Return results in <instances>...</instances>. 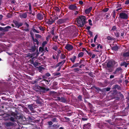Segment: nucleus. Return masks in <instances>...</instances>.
Here are the masks:
<instances>
[{
    "instance_id": "obj_18",
    "label": "nucleus",
    "mask_w": 129,
    "mask_h": 129,
    "mask_svg": "<svg viewBox=\"0 0 129 129\" xmlns=\"http://www.w3.org/2000/svg\"><path fill=\"white\" fill-rule=\"evenodd\" d=\"M19 114L18 112L16 113H15L14 112H11V116H13L15 117V118H17L18 117L17 115Z\"/></svg>"
},
{
    "instance_id": "obj_47",
    "label": "nucleus",
    "mask_w": 129,
    "mask_h": 129,
    "mask_svg": "<svg viewBox=\"0 0 129 129\" xmlns=\"http://www.w3.org/2000/svg\"><path fill=\"white\" fill-rule=\"evenodd\" d=\"M28 5L29 7V10L30 12L32 11H31V4L30 3H28Z\"/></svg>"
},
{
    "instance_id": "obj_2",
    "label": "nucleus",
    "mask_w": 129,
    "mask_h": 129,
    "mask_svg": "<svg viewBox=\"0 0 129 129\" xmlns=\"http://www.w3.org/2000/svg\"><path fill=\"white\" fill-rule=\"evenodd\" d=\"M84 61L83 60H80L79 63H76L73 65L71 68H73L79 67L80 68H82V67L85 66V64H84Z\"/></svg>"
},
{
    "instance_id": "obj_14",
    "label": "nucleus",
    "mask_w": 129,
    "mask_h": 129,
    "mask_svg": "<svg viewBox=\"0 0 129 129\" xmlns=\"http://www.w3.org/2000/svg\"><path fill=\"white\" fill-rule=\"evenodd\" d=\"M66 21V20L65 19H60L58 20L57 21V23L58 24H60L63 23Z\"/></svg>"
},
{
    "instance_id": "obj_25",
    "label": "nucleus",
    "mask_w": 129,
    "mask_h": 129,
    "mask_svg": "<svg viewBox=\"0 0 129 129\" xmlns=\"http://www.w3.org/2000/svg\"><path fill=\"white\" fill-rule=\"evenodd\" d=\"M54 19L52 18L51 17V18L48 21L47 23L49 24H51L54 22Z\"/></svg>"
},
{
    "instance_id": "obj_4",
    "label": "nucleus",
    "mask_w": 129,
    "mask_h": 129,
    "mask_svg": "<svg viewBox=\"0 0 129 129\" xmlns=\"http://www.w3.org/2000/svg\"><path fill=\"white\" fill-rule=\"evenodd\" d=\"M107 124L105 123H96V126L101 129H104L105 125Z\"/></svg>"
},
{
    "instance_id": "obj_16",
    "label": "nucleus",
    "mask_w": 129,
    "mask_h": 129,
    "mask_svg": "<svg viewBox=\"0 0 129 129\" xmlns=\"http://www.w3.org/2000/svg\"><path fill=\"white\" fill-rule=\"evenodd\" d=\"M122 69L121 67H119L117 68L113 72V73L114 74L119 73V71L122 70Z\"/></svg>"
},
{
    "instance_id": "obj_51",
    "label": "nucleus",
    "mask_w": 129,
    "mask_h": 129,
    "mask_svg": "<svg viewBox=\"0 0 129 129\" xmlns=\"http://www.w3.org/2000/svg\"><path fill=\"white\" fill-rule=\"evenodd\" d=\"M38 81V82L40 81V82H41V80H42V78H41L40 77H39L37 79H36Z\"/></svg>"
},
{
    "instance_id": "obj_7",
    "label": "nucleus",
    "mask_w": 129,
    "mask_h": 129,
    "mask_svg": "<svg viewBox=\"0 0 129 129\" xmlns=\"http://www.w3.org/2000/svg\"><path fill=\"white\" fill-rule=\"evenodd\" d=\"M13 22L15 25V27L18 28H19V27L22 26L23 24V23L18 22V21L15 20H14Z\"/></svg>"
},
{
    "instance_id": "obj_53",
    "label": "nucleus",
    "mask_w": 129,
    "mask_h": 129,
    "mask_svg": "<svg viewBox=\"0 0 129 129\" xmlns=\"http://www.w3.org/2000/svg\"><path fill=\"white\" fill-rule=\"evenodd\" d=\"M36 101L37 104H41V102L40 101V100H36Z\"/></svg>"
},
{
    "instance_id": "obj_36",
    "label": "nucleus",
    "mask_w": 129,
    "mask_h": 129,
    "mask_svg": "<svg viewBox=\"0 0 129 129\" xmlns=\"http://www.w3.org/2000/svg\"><path fill=\"white\" fill-rule=\"evenodd\" d=\"M84 53L82 52H81L79 53L78 55V57L79 58L80 57H82L83 56Z\"/></svg>"
},
{
    "instance_id": "obj_29",
    "label": "nucleus",
    "mask_w": 129,
    "mask_h": 129,
    "mask_svg": "<svg viewBox=\"0 0 129 129\" xmlns=\"http://www.w3.org/2000/svg\"><path fill=\"white\" fill-rule=\"evenodd\" d=\"M128 65V63H126L125 61L121 62L120 64L121 66H124L125 68L127 67Z\"/></svg>"
},
{
    "instance_id": "obj_12",
    "label": "nucleus",
    "mask_w": 129,
    "mask_h": 129,
    "mask_svg": "<svg viewBox=\"0 0 129 129\" xmlns=\"http://www.w3.org/2000/svg\"><path fill=\"white\" fill-rule=\"evenodd\" d=\"M44 14L39 13L37 15V18L39 20H41L43 19V17L44 16Z\"/></svg>"
},
{
    "instance_id": "obj_52",
    "label": "nucleus",
    "mask_w": 129,
    "mask_h": 129,
    "mask_svg": "<svg viewBox=\"0 0 129 129\" xmlns=\"http://www.w3.org/2000/svg\"><path fill=\"white\" fill-rule=\"evenodd\" d=\"M88 32L90 36L91 37H92L93 36L92 32L90 30H88Z\"/></svg>"
},
{
    "instance_id": "obj_42",
    "label": "nucleus",
    "mask_w": 129,
    "mask_h": 129,
    "mask_svg": "<svg viewBox=\"0 0 129 129\" xmlns=\"http://www.w3.org/2000/svg\"><path fill=\"white\" fill-rule=\"evenodd\" d=\"M111 88L110 87H107L103 89V90L104 91H109L110 89Z\"/></svg>"
},
{
    "instance_id": "obj_11",
    "label": "nucleus",
    "mask_w": 129,
    "mask_h": 129,
    "mask_svg": "<svg viewBox=\"0 0 129 129\" xmlns=\"http://www.w3.org/2000/svg\"><path fill=\"white\" fill-rule=\"evenodd\" d=\"M65 48L69 51L71 50L73 48V47L72 45L69 44H67L65 47Z\"/></svg>"
},
{
    "instance_id": "obj_49",
    "label": "nucleus",
    "mask_w": 129,
    "mask_h": 129,
    "mask_svg": "<svg viewBox=\"0 0 129 129\" xmlns=\"http://www.w3.org/2000/svg\"><path fill=\"white\" fill-rule=\"evenodd\" d=\"M54 76H61V73H60L55 72L54 73Z\"/></svg>"
},
{
    "instance_id": "obj_33",
    "label": "nucleus",
    "mask_w": 129,
    "mask_h": 129,
    "mask_svg": "<svg viewBox=\"0 0 129 129\" xmlns=\"http://www.w3.org/2000/svg\"><path fill=\"white\" fill-rule=\"evenodd\" d=\"M11 27L9 26H7L4 28V32H6L9 30V29H10Z\"/></svg>"
},
{
    "instance_id": "obj_9",
    "label": "nucleus",
    "mask_w": 129,
    "mask_h": 129,
    "mask_svg": "<svg viewBox=\"0 0 129 129\" xmlns=\"http://www.w3.org/2000/svg\"><path fill=\"white\" fill-rule=\"evenodd\" d=\"M38 88L40 90H42V91L43 93H45L46 91H48L49 90V89L48 88H46L45 87H42L41 86H38Z\"/></svg>"
},
{
    "instance_id": "obj_28",
    "label": "nucleus",
    "mask_w": 129,
    "mask_h": 129,
    "mask_svg": "<svg viewBox=\"0 0 129 129\" xmlns=\"http://www.w3.org/2000/svg\"><path fill=\"white\" fill-rule=\"evenodd\" d=\"M76 58V56H73V57L70 58V59L73 63H74L75 61V60Z\"/></svg>"
},
{
    "instance_id": "obj_26",
    "label": "nucleus",
    "mask_w": 129,
    "mask_h": 129,
    "mask_svg": "<svg viewBox=\"0 0 129 129\" xmlns=\"http://www.w3.org/2000/svg\"><path fill=\"white\" fill-rule=\"evenodd\" d=\"M34 59V57L32 58L30 60L32 61V63L35 66H36L38 65L39 62H35L33 61V60Z\"/></svg>"
},
{
    "instance_id": "obj_58",
    "label": "nucleus",
    "mask_w": 129,
    "mask_h": 129,
    "mask_svg": "<svg viewBox=\"0 0 129 129\" xmlns=\"http://www.w3.org/2000/svg\"><path fill=\"white\" fill-rule=\"evenodd\" d=\"M98 37V36L97 35H96L94 38V42H95V41H96V40Z\"/></svg>"
},
{
    "instance_id": "obj_54",
    "label": "nucleus",
    "mask_w": 129,
    "mask_h": 129,
    "mask_svg": "<svg viewBox=\"0 0 129 129\" xmlns=\"http://www.w3.org/2000/svg\"><path fill=\"white\" fill-rule=\"evenodd\" d=\"M52 121L53 122H58L57 121V118H53Z\"/></svg>"
},
{
    "instance_id": "obj_34",
    "label": "nucleus",
    "mask_w": 129,
    "mask_h": 129,
    "mask_svg": "<svg viewBox=\"0 0 129 129\" xmlns=\"http://www.w3.org/2000/svg\"><path fill=\"white\" fill-rule=\"evenodd\" d=\"M38 69L39 71L40 72H41L43 70L45 69L44 67L40 66L38 68Z\"/></svg>"
},
{
    "instance_id": "obj_6",
    "label": "nucleus",
    "mask_w": 129,
    "mask_h": 129,
    "mask_svg": "<svg viewBox=\"0 0 129 129\" xmlns=\"http://www.w3.org/2000/svg\"><path fill=\"white\" fill-rule=\"evenodd\" d=\"M119 17L122 19H127L128 18L127 14L123 13H120L119 14Z\"/></svg>"
},
{
    "instance_id": "obj_61",
    "label": "nucleus",
    "mask_w": 129,
    "mask_h": 129,
    "mask_svg": "<svg viewBox=\"0 0 129 129\" xmlns=\"http://www.w3.org/2000/svg\"><path fill=\"white\" fill-rule=\"evenodd\" d=\"M58 38V36H54V37L53 38V39L54 40H57V39Z\"/></svg>"
},
{
    "instance_id": "obj_19",
    "label": "nucleus",
    "mask_w": 129,
    "mask_h": 129,
    "mask_svg": "<svg viewBox=\"0 0 129 129\" xmlns=\"http://www.w3.org/2000/svg\"><path fill=\"white\" fill-rule=\"evenodd\" d=\"M111 49L113 51H117L119 48L118 46L116 44L115 46H114L111 47Z\"/></svg>"
},
{
    "instance_id": "obj_17",
    "label": "nucleus",
    "mask_w": 129,
    "mask_h": 129,
    "mask_svg": "<svg viewBox=\"0 0 129 129\" xmlns=\"http://www.w3.org/2000/svg\"><path fill=\"white\" fill-rule=\"evenodd\" d=\"M33 40L34 42V45L36 44L38 45L39 44V42L38 39H34L33 36H32Z\"/></svg>"
},
{
    "instance_id": "obj_59",
    "label": "nucleus",
    "mask_w": 129,
    "mask_h": 129,
    "mask_svg": "<svg viewBox=\"0 0 129 129\" xmlns=\"http://www.w3.org/2000/svg\"><path fill=\"white\" fill-rule=\"evenodd\" d=\"M12 16L11 15L10 13H8L7 15V17L8 18H10Z\"/></svg>"
},
{
    "instance_id": "obj_22",
    "label": "nucleus",
    "mask_w": 129,
    "mask_h": 129,
    "mask_svg": "<svg viewBox=\"0 0 129 129\" xmlns=\"http://www.w3.org/2000/svg\"><path fill=\"white\" fill-rule=\"evenodd\" d=\"M66 60L65 59L63 60L62 61L58 63L56 66V67H57L59 66L60 64L62 65L66 62Z\"/></svg>"
},
{
    "instance_id": "obj_63",
    "label": "nucleus",
    "mask_w": 129,
    "mask_h": 129,
    "mask_svg": "<svg viewBox=\"0 0 129 129\" xmlns=\"http://www.w3.org/2000/svg\"><path fill=\"white\" fill-rule=\"evenodd\" d=\"M50 75V74L48 73H47L45 74V76L48 77H49Z\"/></svg>"
},
{
    "instance_id": "obj_60",
    "label": "nucleus",
    "mask_w": 129,
    "mask_h": 129,
    "mask_svg": "<svg viewBox=\"0 0 129 129\" xmlns=\"http://www.w3.org/2000/svg\"><path fill=\"white\" fill-rule=\"evenodd\" d=\"M35 36L37 38H41V35L38 34H36Z\"/></svg>"
},
{
    "instance_id": "obj_10",
    "label": "nucleus",
    "mask_w": 129,
    "mask_h": 129,
    "mask_svg": "<svg viewBox=\"0 0 129 129\" xmlns=\"http://www.w3.org/2000/svg\"><path fill=\"white\" fill-rule=\"evenodd\" d=\"M114 96L117 100H119L120 99V98H122L123 97V95L120 91H118L117 94Z\"/></svg>"
},
{
    "instance_id": "obj_55",
    "label": "nucleus",
    "mask_w": 129,
    "mask_h": 129,
    "mask_svg": "<svg viewBox=\"0 0 129 129\" xmlns=\"http://www.w3.org/2000/svg\"><path fill=\"white\" fill-rule=\"evenodd\" d=\"M88 22L89 25H90L92 26V21L91 19H89L88 20Z\"/></svg>"
},
{
    "instance_id": "obj_1",
    "label": "nucleus",
    "mask_w": 129,
    "mask_h": 129,
    "mask_svg": "<svg viewBox=\"0 0 129 129\" xmlns=\"http://www.w3.org/2000/svg\"><path fill=\"white\" fill-rule=\"evenodd\" d=\"M86 20L85 16L83 15H81L77 19V24L80 27H82L85 23Z\"/></svg>"
},
{
    "instance_id": "obj_21",
    "label": "nucleus",
    "mask_w": 129,
    "mask_h": 129,
    "mask_svg": "<svg viewBox=\"0 0 129 129\" xmlns=\"http://www.w3.org/2000/svg\"><path fill=\"white\" fill-rule=\"evenodd\" d=\"M92 9L91 7H90L89 8L86 9L85 10V12L86 14H89Z\"/></svg>"
},
{
    "instance_id": "obj_56",
    "label": "nucleus",
    "mask_w": 129,
    "mask_h": 129,
    "mask_svg": "<svg viewBox=\"0 0 129 129\" xmlns=\"http://www.w3.org/2000/svg\"><path fill=\"white\" fill-rule=\"evenodd\" d=\"M86 89L83 90V95H87V93L86 92Z\"/></svg>"
},
{
    "instance_id": "obj_23",
    "label": "nucleus",
    "mask_w": 129,
    "mask_h": 129,
    "mask_svg": "<svg viewBox=\"0 0 129 129\" xmlns=\"http://www.w3.org/2000/svg\"><path fill=\"white\" fill-rule=\"evenodd\" d=\"M90 123H88L87 124H84L83 126V128L84 129H88L90 127Z\"/></svg>"
},
{
    "instance_id": "obj_15",
    "label": "nucleus",
    "mask_w": 129,
    "mask_h": 129,
    "mask_svg": "<svg viewBox=\"0 0 129 129\" xmlns=\"http://www.w3.org/2000/svg\"><path fill=\"white\" fill-rule=\"evenodd\" d=\"M112 87V89H117L119 90H121L122 89L120 86L117 84L113 85Z\"/></svg>"
},
{
    "instance_id": "obj_64",
    "label": "nucleus",
    "mask_w": 129,
    "mask_h": 129,
    "mask_svg": "<svg viewBox=\"0 0 129 129\" xmlns=\"http://www.w3.org/2000/svg\"><path fill=\"white\" fill-rule=\"evenodd\" d=\"M48 123L49 125H52L53 124L52 122L51 121H48Z\"/></svg>"
},
{
    "instance_id": "obj_8",
    "label": "nucleus",
    "mask_w": 129,
    "mask_h": 129,
    "mask_svg": "<svg viewBox=\"0 0 129 129\" xmlns=\"http://www.w3.org/2000/svg\"><path fill=\"white\" fill-rule=\"evenodd\" d=\"M76 4L69 5L68 8L71 10L76 11L77 10V7L75 5Z\"/></svg>"
},
{
    "instance_id": "obj_13",
    "label": "nucleus",
    "mask_w": 129,
    "mask_h": 129,
    "mask_svg": "<svg viewBox=\"0 0 129 129\" xmlns=\"http://www.w3.org/2000/svg\"><path fill=\"white\" fill-rule=\"evenodd\" d=\"M38 47H37L35 45H34V46L31 47V48L29 49V52H34L37 49V51H38Z\"/></svg>"
},
{
    "instance_id": "obj_24",
    "label": "nucleus",
    "mask_w": 129,
    "mask_h": 129,
    "mask_svg": "<svg viewBox=\"0 0 129 129\" xmlns=\"http://www.w3.org/2000/svg\"><path fill=\"white\" fill-rule=\"evenodd\" d=\"M28 107L29 109L31 111H33L34 109V107L33 106V105L32 104L30 105H28Z\"/></svg>"
},
{
    "instance_id": "obj_45",
    "label": "nucleus",
    "mask_w": 129,
    "mask_h": 129,
    "mask_svg": "<svg viewBox=\"0 0 129 129\" xmlns=\"http://www.w3.org/2000/svg\"><path fill=\"white\" fill-rule=\"evenodd\" d=\"M78 99L80 101H82V97L81 95H79L78 97Z\"/></svg>"
},
{
    "instance_id": "obj_44",
    "label": "nucleus",
    "mask_w": 129,
    "mask_h": 129,
    "mask_svg": "<svg viewBox=\"0 0 129 129\" xmlns=\"http://www.w3.org/2000/svg\"><path fill=\"white\" fill-rule=\"evenodd\" d=\"M121 32V33L120 37H123L124 34V30L123 29H122Z\"/></svg>"
},
{
    "instance_id": "obj_62",
    "label": "nucleus",
    "mask_w": 129,
    "mask_h": 129,
    "mask_svg": "<svg viewBox=\"0 0 129 129\" xmlns=\"http://www.w3.org/2000/svg\"><path fill=\"white\" fill-rule=\"evenodd\" d=\"M58 17L57 16H55L53 18V19H54V21H55V20H56L57 19H58Z\"/></svg>"
},
{
    "instance_id": "obj_48",
    "label": "nucleus",
    "mask_w": 129,
    "mask_h": 129,
    "mask_svg": "<svg viewBox=\"0 0 129 129\" xmlns=\"http://www.w3.org/2000/svg\"><path fill=\"white\" fill-rule=\"evenodd\" d=\"M109 10V8H104L103 10V11L104 12H107Z\"/></svg>"
},
{
    "instance_id": "obj_5",
    "label": "nucleus",
    "mask_w": 129,
    "mask_h": 129,
    "mask_svg": "<svg viewBox=\"0 0 129 129\" xmlns=\"http://www.w3.org/2000/svg\"><path fill=\"white\" fill-rule=\"evenodd\" d=\"M5 125L7 127H9L11 126H15L16 123L15 122H12L11 121H9L8 122H6L4 123Z\"/></svg>"
},
{
    "instance_id": "obj_40",
    "label": "nucleus",
    "mask_w": 129,
    "mask_h": 129,
    "mask_svg": "<svg viewBox=\"0 0 129 129\" xmlns=\"http://www.w3.org/2000/svg\"><path fill=\"white\" fill-rule=\"evenodd\" d=\"M107 39L109 40H114V38L108 36L107 37Z\"/></svg>"
},
{
    "instance_id": "obj_3",
    "label": "nucleus",
    "mask_w": 129,
    "mask_h": 129,
    "mask_svg": "<svg viewBox=\"0 0 129 129\" xmlns=\"http://www.w3.org/2000/svg\"><path fill=\"white\" fill-rule=\"evenodd\" d=\"M115 64V61H109L107 63V66L109 68H110L113 67Z\"/></svg>"
},
{
    "instance_id": "obj_50",
    "label": "nucleus",
    "mask_w": 129,
    "mask_h": 129,
    "mask_svg": "<svg viewBox=\"0 0 129 129\" xmlns=\"http://www.w3.org/2000/svg\"><path fill=\"white\" fill-rule=\"evenodd\" d=\"M47 43V42L46 41H44L42 43V46L44 47V46L46 45Z\"/></svg>"
},
{
    "instance_id": "obj_27",
    "label": "nucleus",
    "mask_w": 129,
    "mask_h": 129,
    "mask_svg": "<svg viewBox=\"0 0 129 129\" xmlns=\"http://www.w3.org/2000/svg\"><path fill=\"white\" fill-rule=\"evenodd\" d=\"M15 118H14L13 117L11 116L9 118V119L11 122H15L16 121Z\"/></svg>"
},
{
    "instance_id": "obj_41",
    "label": "nucleus",
    "mask_w": 129,
    "mask_h": 129,
    "mask_svg": "<svg viewBox=\"0 0 129 129\" xmlns=\"http://www.w3.org/2000/svg\"><path fill=\"white\" fill-rule=\"evenodd\" d=\"M118 91H117V90L116 89H114L113 91V94L114 96L115 95L117 94Z\"/></svg>"
},
{
    "instance_id": "obj_39",
    "label": "nucleus",
    "mask_w": 129,
    "mask_h": 129,
    "mask_svg": "<svg viewBox=\"0 0 129 129\" xmlns=\"http://www.w3.org/2000/svg\"><path fill=\"white\" fill-rule=\"evenodd\" d=\"M94 87L97 90V91L98 92H99L100 91H102L101 89H100L99 87L96 86H94Z\"/></svg>"
},
{
    "instance_id": "obj_38",
    "label": "nucleus",
    "mask_w": 129,
    "mask_h": 129,
    "mask_svg": "<svg viewBox=\"0 0 129 129\" xmlns=\"http://www.w3.org/2000/svg\"><path fill=\"white\" fill-rule=\"evenodd\" d=\"M39 50L40 51H41L42 52H43V51H44V47L43 46L40 47L39 48Z\"/></svg>"
},
{
    "instance_id": "obj_57",
    "label": "nucleus",
    "mask_w": 129,
    "mask_h": 129,
    "mask_svg": "<svg viewBox=\"0 0 129 129\" xmlns=\"http://www.w3.org/2000/svg\"><path fill=\"white\" fill-rule=\"evenodd\" d=\"M74 71L75 72H77V71H79L80 69H79L78 68H77L74 69Z\"/></svg>"
},
{
    "instance_id": "obj_31",
    "label": "nucleus",
    "mask_w": 129,
    "mask_h": 129,
    "mask_svg": "<svg viewBox=\"0 0 129 129\" xmlns=\"http://www.w3.org/2000/svg\"><path fill=\"white\" fill-rule=\"evenodd\" d=\"M35 53H33V54L30 53H28L27 54V57H30V58H33V56L35 55ZM34 57H33V58Z\"/></svg>"
},
{
    "instance_id": "obj_20",
    "label": "nucleus",
    "mask_w": 129,
    "mask_h": 129,
    "mask_svg": "<svg viewBox=\"0 0 129 129\" xmlns=\"http://www.w3.org/2000/svg\"><path fill=\"white\" fill-rule=\"evenodd\" d=\"M60 102L64 103H67V99L65 97H61Z\"/></svg>"
},
{
    "instance_id": "obj_35",
    "label": "nucleus",
    "mask_w": 129,
    "mask_h": 129,
    "mask_svg": "<svg viewBox=\"0 0 129 129\" xmlns=\"http://www.w3.org/2000/svg\"><path fill=\"white\" fill-rule=\"evenodd\" d=\"M38 28L41 31H44L45 30V28L41 26H38Z\"/></svg>"
},
{
    "instance_id": "obj_32",
    "label": "nucleus",
    "mask_w": 129,
    "mask_h": 129,
    "mask_svg": "<svg viewBox=\"0 0 129 129\" xmlns=\"http://www.w3.org/2000/svg\"><path fill=\"white\" fill-rule=\"evenodd\" d=\"M123 56L125 57L129 56V51L127 52L124 53L123 54Z\"/></svg>"
},
{
    "instance_id": "obj_46",
    "label": "nucleus",
    "mask_w": 129,
    "mask_h": 129,
    "mask_svg": "<svg viewBox=\"0 0 129 129\" xmlns=\"http://www.w3.org/2000/svg\"><path fill=\"white\" fill-rule=\"evenodd\" d=\"M117 28L116 26L115 25L113 26L111 29V31H114L116 30V29Z\"/></svg>"
},
{
    "instance_id": "obj_30",
    "label": "nucleus",
    "mask_w": 129,
    "mask_h": 129,
    "mask_svg": "<svg viewBox=\"0 0 129 129\" xmlns=\"http://www.w3.org/2000/svg\"><path fill=\"white\" fill-rule=\"evenodd\" d=\"M115 36L116 38H118L120 36L119 33L118 31L117 30H116L115 32H114Z\"/></svg>"
},
{
    "instance_id": "obj_37",
    "label": "nucleus",
    "mask_w": 129,
    "mask_h": 129,
    "mask_svg": "<svg viewBox=\"0 0 129 129\" xmlns=\"http://www.w3.org/2000/svg\"><path fill=\"white\" fill-rule=\"evenodd\" d=\"M27 15L26 13L22 14L21 15V17L22 18H26Z\"/></svg>"
},
{
    "instance_id": "obj_43",
    "label": "nucleus",
    "mask_w": 129,
    "mask_h": 129,
    "mask_svg": "<svg viewBox=\"0 0 129 129\" xmlns=\"http://www.w3.org/2000/svg\"><path fill=\"white\" fill-rule=\"evenodd\" d=\"M66 56L63 54H61L60 57L61 59H64L66 58Z\"/></svg>"
}]
</instances>
